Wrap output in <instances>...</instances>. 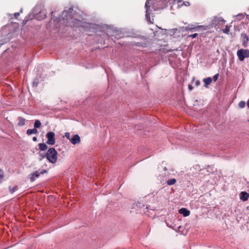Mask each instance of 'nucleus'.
Masks as SVG:
<instances>
[{
	"label": "nucleus",
	"instance_id": "obj_1",
	"mask_svg": "<svg viewBox=\"0 0 249 249\" xmlns=\"http://www.w3.org/2000/svg\"><path fill=\"white\" fill-rule=\"evenodd\" d=\"M152 0H147L145 4V7L146 9V18L147 19H150V1ZM153 2V8L155 11L163 9L165 5V3L164 2V0H152Z\"/></svg>",
	"mask_w": 249,
	"mask_h": 249
},
{
	"label": "nucleus",
	"instance_id": "obj_2",
	"mask_svg": "<svg viewBox=\"0 0 249 249\" xmlns=\"http://www.w3.org/2000/svg\"><path fill=\"white\" fill-rule=\"evenodd\" d=\"M68 12L66 11H64L62 13L63 19L68 21L67 24L72 27H78L83 26L82 21L71 18L70 15L68 17Z\"/></svg>",
	"mask_w": 249,
	"mask_h": 249
},
{
	"label": "nucleus",
	"instance_id": "obj_3",
	"mask_svg": "<svg viewBox=\"0 0 249 249\" xmlns=\"http://www.w3.org/2000/svg\"><path fill=\"white\" fill-rule=\"evenodd\" d=\"M46 158L52 163H54L57 159V152L54 148H49L46 153Z\"/></svg>",
	"mask_w": 249,
	"mask_h": 249
},
{
	"label": "nucleus",
	"instance_id": "obj_4",
	"mask_svg": "<svg viewBox=\"0 0 249 249\" xmlns=\"http://www.w3.org/2000/svg\"><path fill=\"white\" fill-rule=\"evenodd\" d=\"M237 55L239 60L242 61L246 57H249V50L241 49L237 51Z\"/></svg>",
	"mask_w": 249,
	"mask_h": 249
},
{
	"label": "nucleus",
	"instance_id": "obj_5",
	"mask_svg": "<svg viewBox=\"0 0 249 249\" xmlns=\"http://www.w3.org/2000/svg\"><path fill=\"white\" fill-rule=\"evenodd\" d=\"M55 134L53 132H49L46 134L47 138V143L49 145H53L55 142Z\"/></svg>",
	"mask_w": 249,
	"mask_h": 249
},
{
	"label": "nucleus",
	"instance_id": "obj_6",
	"mask_svg": "<svg viewBox=\"0 0 249 249\" xmlns=\"http://www.w3.org/2000/svg\"><path fill=\"white\" fill-rule=\"evenodd\" d=\"M70 142L73 144H76L80 142V137L78 134L74 135L71 139H70Z\"/></svg>",
	"mask_w": 249,
	"mask_h": 249
},
{
	"label": "nucleus",
	"instance_id": "obj_7",
	"mask_svg": "<svg viewBox=\"0 0 249 249\" xmlns=\"http://www.w3.org/2000/svg\"><path fill=\"white\" fill-rule=\"evenodd\" d=\"M178 212L180 214H182L184 216H188L190 214V212L187 209L182 208L179 210Z\"/></svg>",
	"mask_w": 249,
	"mask_h": 249
},
{
	"label": "nucleus",
	"instance_id": "obj_8",
	"mask_svg": "<svg viewBox=\"0 0 249 249\" xmlns=\"http://www.w3.org/2000/svg\"><path fill=\"white\" fill-rule=\"evenodd\" d=\"M220 22H225V20L221 18H215L212 20V24L216 27L217 24L219 23Z\"/></svg>",
	"mask_w": 249,
	"mask_h": 249
},
{
	"label": "nucleus",
	"instance_id": "obj_9",
	"mask_svg": "<svg viewBox=\"0 0 249 249\" xmlns=\"http://www.w3.org/2000/svg\"><path fill=\"white\" fill-rule=\"evenodd\" d=\"M240 199L244 201L248 200L249 197V194L247 193L246 192H242L240 193Z\"/></svg>",
	"mask_w": 249,
	"mask_h": 249
},
{
	"label": "nucleus",
	"instance_id": "obj_10",
	"mask_svg": "<svg viewBox=\"0 0 249 249\" xmlns=\"http://www.w3.org/2000/svg\"><path fill=\"white\" fill-rule=\"evenodd\" d=\"M197 28H203L204 30H206V28L202 25H199L197 26H194L193 25H189L187 27V30L193 31H196Z\"/></svg>",
	"mask_w": 249,
	"mask_h": 249
},
{
	"label": "nucleus",
	"instance_id": "obj_11",
	"mask_svg": "<svg viewBox=\"0 0 249 249\" xmlns=\"http://www.w3.org/2000/svg\"><path fill=\"white\" fill-rule=\"evenodd\" d=\"M241 36L243 37V40L242 42V45L244 47H246L249 41V37L246 34H242Z\"/></svg>",
	"mask_w": 249,
	"mask_h": 249
},
{
	"label": "nucleus",
	"instance_id": "obj_12",
	"mask_svg": "<svg viewBox=\"0 0 249 249\" xmlns=\"http://www.w3.org/2000/svg\"><path fill=\"white\" fill-rule=\"evenodd\" d=\"M177 3H178V6L179 7H181L183 5H185L186 6H189L190 5V4L189 1H183L181 0H178V2Z\"/></svg>",
	"mask_w": 249,
	"mask_h": 249
},
{
	"label": "nucleus",
	"instance_id": "obj_13",
	"mask_svg": "<svg viewBox=\"0 0 249 249\" xmlns=\"http://www.w3.org/2000/svg\"><path fill=\"white\" fill-rule=\"evenodd\" d=\"M40 174V173H39L38 171H36V172H34L32 174V176L30 178L31 181L32 182L35 181L36 178H38Z\"/></svg>",
	"mask_w": 249,
	"mask_h": 249
},
{
	"label": "nucleus",
	"instance_id": "obj_14",
	"mask_svg": "<svg viewBox=\"0 0 249 249\" xmlns=\"http://www.w3.org/2000/svg\"><path fill=\"white\" fill-rule=\"evenodd\" d=\"M37 133H38V131L36 128H33V129H28L27 130V132H26V134L28 135H30L33 134H36Z\"/></svg>",
	"mask_w": 249,
	"mask_h": 249
},
{
	"label": "nucleus",
	"instance_id": "obj_15",
	"mask_svg": "<svg viewBox=\"0 0 249 249\" xmlns=\"http://www.w3.org/2000/svg\"><path fill=\"white\" fill-rule=\"evenodd\" d=\"M203 81L205 83V87H207L208 85H210L212 82V79L211 77H208L207 78H204L203 79Z\"/></svg>",
	"mask_w": 249,
	"mask_h": 249
},
{
	"label": "nucleus",
	"instance_id": "obj_16",
	"mask_svg": "<svg viewBox=\"0 0 249 249\" xmlns=\"http://www.w3.org/2000/svg\"><path fill=\"white\" fill-rule=\"evenodd\" d=\"M19 122L18 123V126H23L25 124V119L20 117L18 119Z\"/></svg>",
	"mask_w": 249,
	"mask_h": 249
},
{
	"label": "nucleus",
	"instance_id": "obj_17",
	"mask_svg": "<svg viewBox=\"0 0 249 249\" xmlns=\"http://www.w3.org/2000/svg\"><path fill=\"white\" fill-rule=\"evenodd\" d=\"M38 146L39 148L42 151L46 150L47 149V145L44 143H39Z\"/></svg>",
	"mask_w": 249,
	"mask_h": 249
},
{
	"label": "nucleus",
	"instance_id": "obj_18",
	"mask_svg": "<svg viewBox=\"0 0 249 249\" xmlns=\"http://www.w3.org/2000/svg\"><path fill=\"white\" fill-rule=\"evenodd\" d=\"M177 182V180L175 178H171L170 179L166 181L167 184L168 185H172L175 184Z\"/></svg>",
	"mask_w": 249,
	"mask_h": 249
},
{
	"label": "nucleus",
	"instance_id": "obj_19",
	"mask_svg": "<svg viewBox=\"0 0 249 249\" xmlns=\"http://www.w3.org/2000/svg\"><path fill=\"white\" fill-rule=\"evenodd\" d=\"M41 123L39 120H36L34 123V127L35 128H37L40 127L41 126Z\"/></svg>",
	"mask_w": 249,
	"mask_h": 249
},
{
	"label": "nucleus",
	"instance_id": "obj_20",
	"mask_svg": "<svg viewBox=\"0 0 249 249\" xmlns=\"http://www.w3.org/2000/svg\"><path fill=\"white\" fill-rule=\"evenodd\" d=\"M246 103L244 101H241L238 103V107L240 108H243L245 107Z\"/></svg>",
	"mask_w": 249,
	"mask_h": 249
},
{
	"label": "nucleus",
	"instance_id": "obj_21",
	"mask_svg": "<svg viewBox=\"0 0 249 249\" xmlns=\"http://www.w3.org/2000/svg\"><path fill=\"white\" fill-rule=\"evenodd\" d=\"M231 26L227 25L224 29L222 30V32L226 34H228L230 32V28Z\"/></svg>",
	"mask_w": 249,
	"mask_h": 249
},
{
	"label": "nucleus",
	"instance_id": "obj_22",
	"mask_svg": "<svg viewBox=\"0 0 249 249\" xmlns=\"http://www.w3.org/2000/svg\"><path fill=\"white\" fill-rule=\"evenodd\" d=\"M18 187L17 186H16L14 187L11 188V187H9V191L11 193H13L16 191L18 190Z\"/></svg>",
	"mask_w": 249,
	"mask_h": 249
},
{
	"label": "nucleus",
	"instance_id": "obj_23",
	"mask_svg": "<svg viewBox=\"0 0 249 249\" xmlns=\"http://www.w3.org/2000/svg\"><path fill=\"white\" fill-rule=\"evenodd\" d=\"M3 178H4V176H3V172L1 169H0V183H1L3 181Z\"/></svg>",
	"mask_w": 249,
	"mask_h": 249
},
{
	"label": "nucleus",
	"instance_id": "obj_24",
	"mask_svg": "<svg viewBox=\"0 0 249 249\" xmlns=\"http://www.w3.org/2000/svg\"><path fill=\"white\" fill-rule=\"evenodd\" d=\"M197 35H198L197 34L195 33V34H192V35H189L188 36V37H191L192 38H195Z\"/></svg>",
	"mask_w": 249,
	"mask_h": 249
},
{
	"label": "nucleus",
	"instance_id": "obj_25",
	"mask_svg": "<svg viewBox=\"0 0 249 249\" xmlns=\"http://www.w3.org/2000/svg\"><path fill=\"white\" fill-rule=\"evenodd\" d=\"M219 77V73L215 74L213 77V80L214 81H216Z\"/></svg>",
	"mask_w": 249,
	"mask_h": 249
},
{
	"label": "nucleus",
	"instance_id": "obj_26",
	"mask_svg": "<svg viewBox=\"0 0 249 249\" xmlns=\"http://www.w3.org/2000/svg\"><path fill=\"white\" fill-rule=\"evenodd\" d=\"M65 136L67 138V139H69L70 140V139H71L70 138L71 136H70V133L69 132H66L65 133Z\"/></svg>",
	"mask_w": 249,
	"mask_h": 249
},
{
	"label": "nucleus",
	"instance_id": "obj_27",
	"mask_svg": "<svg viewBox=\"0 0 249 249\" xmlns=\"http://www.w3.org/2000/svg\"><path fill=\"white\" fill-rule=\"evenodd\" d=\"M45 157H46V154H40V159H39V160H42L43 159L45 158Z\"/></svg>",
	"mask_w": 249,
	"mask_h": 249
},
{
	"label": "nucleus",
	"instance_id": "obj_28",
	"mask_svg": "<svg viewBox=\"0 0 249 249\" xmlns=\"http://www.w3.org/2000/svg\"><path fill=\"white\" fill-rule=\"evenodd\" d=\"M20 14V13L19 12H17V13H15L14 14V17L16 18H18V16Z\"/></svg>",
	"mask_w": 249,
	"mask_h": 249
},
{
	"label": "nucleus",
	"instance_id": "obj_29",
	"mask_svg": "<svg viewBox=\"0 0 249 249\" xmlns=\"http://www.w3.org/2000/svg\"><path fill=\"white\" fill-rule=\"evenodd\" d=\"M200 82L199 80H197L196 81L195 85L196 86H198L200 85Z\"/></svg>",
	"mask_w": 249,
	"mask_h": 249
},
{
	"label": "nucleus",
	"instance_id": "obj_30",
	"mask_svg": "<svg viewBox=\"0 0 249 249\" xmlns=\"http://www.w3.org/2000/svg\"><path fill=\"white\" fill-rule=\"evenodd\" d=\"M38 85V82H36V81H34L33 82V86L34 87H37Z\"/></svg>",
	"mask_w": 249,
	"mask_h": 249
},
{
	"label": "nucleus",
	"instance_id": "obj_31",
	"mask_svg": "<svg viewBox=\"0 0 249 249\" xmlns=\"http://www.w3.org/2000/svg\"><path fill=\"white\" fill-rule=\"evenodd\" d=\"M188 89H189L190 90H192L193 89V86H192V85H189L188 86Z\"/></svg>",
	"mask_w": 249,
	"mask_h": 249
},
{
	"label": "nucleus",
	"instance_id": "obj_32",
	"mask_svg": "<svg viewBox=\"0 0 249 249\" xmlns=\"http://www.w3.org/2000/svg\"><path fill=\"white\" fill-rule=\"evenodd\" d=\"M33 140L34 141V142H36L37 141V138L36 137H34L33 138Z\"/></svg>",
	"mask_w": 249,
	"mask_h": 249
},
{
	"label": "nucleus",
	"instance_id": "obj_33",
	"mask_svg": "<svg viewBox=\"0 0 249 249\" xmlns=\"http://www.w3.org/2000/svg\"><path fill=\"white\" fill-rule=\"evenodd\" d=\"M46 172H47V171H46V170H43L42 171H41V172L40 173V174H43V173H46Z\"/></svg>",
	"mask_w": 249,
	"mask_h": 249
},
{
	"label": "nucleus",
	"instance_id": "obj_34",
	"mask_svg": "<svg viewBox=\"0 0 249 249\" xmlns=\"http://www.w3.org/2000/svg\"><path fill=\"white\" fill-rule=\"evenodd\" d=\"M247 106H248V108H249V99L247 101Z\"/></svg>",
	"mask_w": 249,
	"mask_h": 249
}]
</instances>
